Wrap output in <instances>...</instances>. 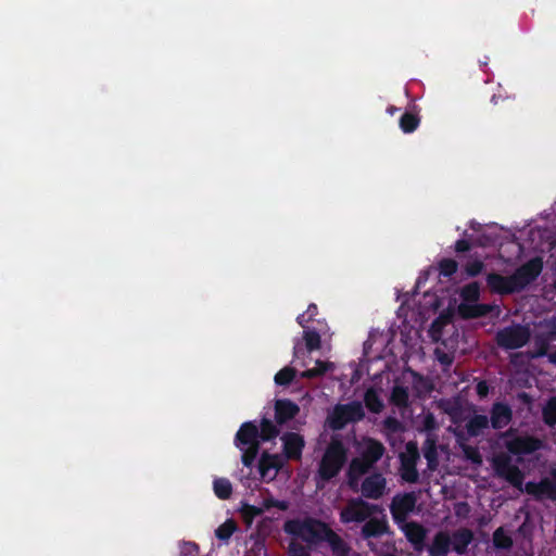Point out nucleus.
Wrapping results in <instances>:
<instances>
[{"instance_id": "obj_17", "label": "nucleus", "mask_w": 556, "mask_h": 556, "mask_svg": "<svg viewBox=\"0 0 556 556\" xmlns=\"http://www.w3.org/2000/svg\"><path fill=\"white\" fill-rule=\"evenodd\" d=\"M380 515L381 518L371 516L367 521L364 522L361 529L362 539H378L384 534L390 533V526L384 511Z\"/></svg>"}, {"instance_id": "obj_13", "label": "nucleus", "mask_w": 556, "mask_h": 556, "mask_svg": "<svg viewBox=\"0 0 556 556\" xmlns=\"http://www.w3.org/2000/svg\"><path fill=\"white\" fill-rule=\"evenodd\" d=\"M458 313L465 319L485 317L488 315L498 317L501 307L496 304L488 303H460L458 305Z\"/></svg>"}, {"instance_id": "obj_31", "label": "nucleus", "mask_w": 556, "mask_h": 556, "mask_svg": "<svg viewBox=\"0 0 556 556\" xmlns=\"http://www.w3.org/2000/svg\"><path fill=\"white\" fill-rule=\"evenodd\" d=\"M420 124V118L417 114L405 112L400 118V128L405 134L414 132Z\"/></svg>"}, {"instance_id": "obj_33", "label": "nucleus", "mask_w": 556, "mask_h": 556, "mask_svg": "<svg viewBox=\"0 0 556 556\" xmlns=\"http://www.w3.org/2000/svg\"><path fill=\"white\" fill-rule=\"evenodd\" d=\"M372 467L374 466L369 465V463L367 460H365L362 456H358V457L352 458L348 470L354 477L355 476L362 477V476L366 475L367 472H369V470Z\"/></svg>"}, {"instance_id": "obj_40", "label": "nucleus", "mask_w": 556, "mask_h": 556, "mask_svg": "<svg viewBox=\"0 0 556 556\" xmlns=\"http://www.w3.org/2000/svg\"><path fill=\"white\" fill-rule=\"evenodd\" d=\"M236 530V522L232 519H228L215 530V535L220 541H228Z\"/></svg>"}, {"instance_id": "obj_48", "label": "nucleus", "mask_w": 556, "mask_h": 556, "mask_svg": "<svg viewBox=\"0 0 556 556\" xmlns=\"http://www.w3.org/2000/svg\"><path fill=\"white\" fill-rule=\"evenodd\" d=\"M422 426H424V429L428 432H431L434 429H437L438 424H437V420H435V417L433 416V414L429 413L424 417Z\"/></svg>"}, {"instance_id": "obj_4", "label": "nucleus", "mask_w": 556, "mask_h": 556, "mask_svg": "<svg viewBox=\"0 0 556 556\" xmlns=\"http://www.w3.org/2000/svg\"><path fill=\"white\" fill-rule=\"evenodd\" d=\"M235 445L242 451L243 466L252 467L261 447L258 427L254 421H245L240 426L235 437Z\"/></svg>"}, {"instance_id": "obj_15", "label": "nucleus", "mask_w": 556, "mask_h": 556, "mask_svg": "<svg viewBox=\"0 0 556 556\" xmlns=\"http://www.w3.org/2000/svg\"><path fill=\"white\" fill-rule=\"evenodd\" d=\"M514 413L509 404L496 401L490 408L489 422L492 429L502 430L513 421Z\"/></svg>"}, {"instance_id": "obj_49", "label": "nucleus", "mask_w": 556, "mask_h": 556, "mask_svg": "<svg viewBox=\"0 0 556 556\" xmlns=\"http://www.w3.org/2000/svg\"><path fill=\"white\" fill-rule=\"evenodd\" d=\"M383 424L384 427L392 432H397L402 430V424L395 417H387Z\"/></svg>"}, {"instance_id": "obj_44", "label": "nucleus", "mask_w": 556, "mask_h": 556, "mask_svg": "<svg viewBox=\"0 0 556 556\" xmlns=\"http://www.w3.org/2000/svg\"><path fill=\"white\" fill-rule=\"evenodd\" d=\"M241 514L245 520L252 521L255 517L263 514V508L250 504H243Z\"/></svg>"}, {"instance_id": "obj_41", "label": "nucleus", "mask_w": 556, "mask_h": 556, "mask_svg": "<svg viewBox=\"0 0 556 556\" xmlns=\"http://www.w3.org/2000/svg\"><path fill=\"white\" fill-rule=\"evenodd\" d=\"M308 545H304L298 541H291L288 545V556H311V549Z\"/></svg>"}, {"instance_id": "obj_54", "label": "nucleus", "mask_w": 556, "mask_h": 556, "mask_svg": "<svg viewBox=\"0 0 556 556\" xmlns=\"http://www.w3.org/2000/svg\"><path fill=\"white\" fill-rule=\"evenodd\" d=\"M406 452H407L406 454H402L401 456L412 457L415 454V452L419 453L417 444L415 442H408L406 444Z\"/></svg>"}, {"instance_id": "obj_5", "label": "nucleus", "mask_w": 556, "mask_h": 556, "mask_svg": "<svg viewBox=\"0 0 556 556\" xmlns=\"http://www.w3.org/2000/svg\"><path fill=\"white\" fill-rule=\"evenodd\" d=\"M383 507L372 504L362 497L350 498L346 505L340 511V521L342 523H361L367 521L375 514H382Z\"/></svg>"}, {"instance_id": "obj_56", "label": "nucleus", "mask_w": 556, "mask_h": 556, "mask_svg": "<svg viewBox=\"0 0 556 556\" xmlns=\"http://www.w3.org/2000/svg\"><path fill=\"white\" fill-rule=\"evenodd\" d=\"M309 321H312V320L307 317V315H306L305 313H303V314H301V315H299V316L296 317V323H298L302 328H304V330H305V329H307V328H306V325H307Z\"/></svg>"}, {"instance_id": "obj_51", "label": "nucleus", "mask_w": 556, "mask_h": 556, "mask_svg": "<svg viewBox=\"0 0 556 556\" xmlns=\"http://www.w3.org/2000/svg\"><path fill=\"white\" fill-rule=\"evenodd\" d=\"M410 374L412 376L414 377V389L416 390L417 392V395H420L421 393V390L419 389L420 386H422L425 389H427L426 387V380L424 379V377L421 375H419L418 372L416 371H413L410 370Z\"/></svg>"}, {"instance_id": "obj_37", "label": "nucleus", "mask_w": 556, "mask_h": 556, "mask_svg": "<svg viewBox=\"0 0 556 556\" xmlns=\"http://www.w3.org/2000/svg\"><path fill=\"white\" fill-rule=\"evenodd\" d=\"M214 493L220 500H227L232 493V486L228 479L219 478L214 481Z\"/></svg>"}, {"instance_id": "obj_52", "label": "nucleus", "mask_w": 556, "mask_h": 556, "mask_svg": "<svg viewBox=\"0 0 556 556\" xmlns=\"http://www.w3.org/2000/svg\"><path fill=\"white\" fill-rule=\"evenodd\" d=\"M437 358L439 361V363L443 366H451L453 364V356H451L450 354L447 353H437Z\"/></svg>"}, {"instance_id": "obj_58", "label": "nucleus", "mask_w": 556, "mask_h": 556, "mask_svg": "<svg viewBox=\"0 0 556 556\" xmlns=\"http://www.w3.org/2000/svg\"><path fill=\"white\" fill-rule=\"evenodd\" d=\"M547 358L549 363L556 365V349L548 354Z\"/></svg>"}, {"instance_id": "obj_25", "label": "nucleus", "mask_w": 556, "mask_h": 556, "mask_svg": "<svg viewBox=\"0 0 556 556\" xmlns=\"http://www.w3.org/2000/svg\"><path fill=\"white\" fill-rule=\"evenodd\" d=\"M437 442V437L434 434L429 433L422 444V454L427 460L428 468L430 470L437 469L439 465Z\"/></svg>"}, {"instance_id": "obj_34", "label": "nucleus", "mask_w": 556, "mask_h": 556, "mask_svg": "<svg viewBox=\"0 0 556 556\" xmlns=\"http://www.w3.org/2000/svg\"><path fill=\"white\" fill-rule=\"evenodd\" d=\"M303 339L305 342V349L307 352H313L320 349L321 339L320 334L315 329H305L303 331Z\"/></svg>"}, {"instance_id": "obj_8", "label": "nucleus", "mask_w": 556, "mask_h": 556, "mask_svg": "<svg viewBox=\"0 0 556 556\" xmlns=\"http://www.w3.org/2000/svg\"><path fill=\"white\" fill-rule=\"evenodd\" d=\"M549 476L551 478H542L539 482L528 481L522 490L536 501H556V463L552 466Z\"/></svg>"}, {"instance_id": "obj_38", "label": "nucleus", "mask_w": 556, "mask_h": 556, "mask_svg": "<svg viewBox=\"0 0 556 556\" xmlns=\"http://www.w3.org/2000/svg\"><path fill=\"white\" fill-rule=\"evenodd\" d=\"M458 269V263L450 257H444L438 263V270L440 276L450 278L456 274Z\"/></svg>"}, {"instance_id": "obj_39", "label": "nucleus", "mask_w": 556, "mask_h": 556, "mask_svg": "<svg viewBox=\"0 0 556 556\" xmlns=\"http://www.w3.org/2000/svg\"><path fill=\"white\" fill-rule=\"evenodd\" d=\"M551 346V341L544 336L543 332H540L534 338V348H535V357H544L548 356V350Z\"/></svg>"}, {"instance_id": "obj_10", "label": "nucleus", "mask_w": 556, "mask_h": 556, "mask_svg": "<svg viewBox=\"0 0 556 556\" xmlns=\"http://www.w3.org/2000/svg\"><path fill=\"white\" fill-rule=\"evenodd\" d=\"M417 503L415 492L396 494L391 502L390 511L395 522H405L410 513L414 511Z\"/></svg>"}, {"instance_id": "obj_7", "label": "nucleus", "mask_w": 556, "mask_h": 556, "mask_svg": "<svg viewBox=\"0 0 556 556\" xmlns=\"http://www.w3.org/2000/svg\"><path fill=\"white\" fill-rule=\"evenodd\" d=\"M365 417V410L361 402L353 401L348 404H337L328 417L332 430H342L350 422H358Z\"/></svg>"}, {"instance_id": "obj_35", "label": "nucleus", "mask_w": 556, "mask_h": 556, "mask_svg": "<svg viewBox=\"0 0 556 556\" xmlns=\"http://www.w3.org/2000/svg\"><path fill=\"white\" fill-rule=\"evenodd\" d=\"M462 303H473L479 300L480 288L477 282H471L464 286L460 290Z\"/></svg>"}, {"instance_id": "obj_55", "label": "nucleus", "mask_w": 556, "mask_h": 556, "mask_svg": "<svg viewBox=\"0 0 556 556\" xmlns=\"http://www.w3.org/2000/svg\"><path fill=\"white\" fill-rule=\"evenodd\" d=\"M307 317L313 320L314 317L318 314V307L315 303H311L305 312Z\"/></svg>"}, {"instance_id": "obj_19", "label": "nucleus", "mask_w": 556, "mask_h": 556, "mask_svg": "<svg viewBox=\"0 0 556 556\" xmlns=\"http://www.w3.org/2000/svg\"><path fill=\"white\" fill-rule=\"evenodd\" d=\"M300 412L298 404L288 399L276 400L275 420L278 425H283L293 419Z\"/></svg>"}, {"instance_id": "obj_59", "label": "nucleus", "mask_w": 556, "mask_h": 556, "mask_svg": "<svg viewBox=\"0 0 556 556\" xmlns=\"http://www.w3.org/2000/svg\"><path fill=\"white\" fill-rule=\"evenodd\" d=\"M462 508H465L466 510H468V509H469V506H468V504H467V503H459V504H458V507H457V510H456V514H457L458 516L460 515V509H462Z\"/></svg>"}, {"instance_id": "obj_46", "label": "nucleus", "mask_w": 556, "mask_h": 556, "mask_svg": "<svg viewBox=\"0 0 556 556\" xmlns=\"http://www.w3.org/2000/svg\"><path fill=\"white\" fill-rule=\"evenodd\" d=\"M264 507L265 508H271V507H275V508H278L280 510H287L289 508V503L286 502V501H280V500H276V498H266L264 501Z\"/></svg>"}, {"instance_id": "obj_1", "label": "nucleus", "mask_w": 556, "mask_h": 556, "mask_svg": "<svg viewBox=\"0 0 556 556\" xmlns=\"http://www.w3.org/2000/svg\"><path fill=\"white\" fill-rule=\"evenodd\" d=\"M283 531L301 539L308 547L327 543L333 556H350L349 543L321 519L312 516L289 519L283 523Z\"/></svg>"}, {"instance_id": "obj_32", "label": "nucleus", "mask_w": 556, "mask_h": 556, "mask_svg": "<svg viewBox=\"0 0 556 556\" xmlns=\"http://www.w3.org/2000/svg\"><path fill=\"white\" fill-rule=\"evenodd\" d=\"M542 417L545 425L548 427L556 426V395L548 399L542 409Z\"/></svg>"}, {"instance_id": "obj_42", "label": "nucleus", "mask_w": 556, "mask_h": 556, "mask_svg": "<svg viewBox=\"0 0 556 556\" xmlns=\"http://www.w3.org/2000/svg\"><path fill=\"white\" fill-rule=\"evenodd\" d=\"M464 456L467 460H469L471 464L476 466L482 465V455L479 452L478 447L471 446V445H464L463 446Z\"/></svg>"}, {"instance_id": "obj_43", "label": "nucleus", "mask_w": 556, "mask_h": 556, "mask_svg": "<svg viewBox=\"0 0 556 556\" xmlns=\"http://www.w3.org/2000/svg\"><path fill=\"white\" fill-rule=\"evenodd\" d=\"M484 269V263L481 260H470L465 266L464 270L468 277H477Z\"/></svg>"}, {"instance_id": "obj_28", "label": "nucleus", "mask_w": 556, "mask_h": 556, "mask_svg": "<svg viewBox=\"0 0 556 556\" xmlns=\"http://www.w3.org/2000/svg\"><path fill=\"white\" fill-rule=\"evenodd\" d=\"M333 368V363L328 361H316V366L311 369H306L301 372V377L304 379H314L324 376L327 371Z\"/></svg>"}, {"instance_id": "obj_27", "label": "nucleus", "mask_w": 556, "mask_h": 556, "mask_svg": "<svg viewBox=\"0 0 556 556\" xmlns=\"http://www.w3.org/2000/svg\"><path fill=\"white\" fill-rule=\"evenodd\" d=\"M279 429L269 419L263 418L258 428V437L261 442H268L278 437Z\"/></svg>"}, {"instance_id": "obj_36", "label": "nucleus", "mask_w": 556, "mask_h": 556, "mask_svg": "<svg viewBox=\"0 0 556 556\" xmlns=\"http://www.w3.org/2000/svg\"><path fill=\"white\" fill-rule=\"evenodd\" d=\"M296 376V370L293 367L286 366L275 375V383L277 386L287 387L291 384Z\"/></svg>"}, {"instance_id": "obj_9", "label": "nucleus", "mask_w": 556, "mask_h": 556, "mask_svg": "<svg viewBox=\"0 0 556 556\" xmlns=\"http://www.w3.org/2000/svg\"><path fill=\"white\" fill-rule=\"evenodd\" d=\"M543 270V260L535 256L521 266H519L511 275L516 283L518 292L525 290L531 282H533Z\"/></svg>"}, {"instance_id": "obj_62", "label": "nucleus", "mask_w": 556, "mask_h": 556, "mask_svg": "<svg viewBox=\"0 0 556 556\" xmlns=\"http://www.w3.org/2000/svg\"><path fill=\"white\" fill-rule=\"evenodd\" d=\"M387 111H388L390 114H393L395 111H397V108H395V106L391 105V106H389V108H388V110H387Z\"/></svg>"}, {"instance_id": "obj_2", "label": "nucleus", "mask_w": 556, "mask_h": 556, "mask_svg": "<svg viewBox=\"0 0 556 556\" xmlns=\"http://www.w3.org/2000/svg\"><path fill=\"white\" fill-rule=\"evenodd\" d=\"M508 452L500 453L493 456L491 464L495 475L506 480L518 490L522 489L525 475L517 465L513 464L511 455H530L544 447L541 439L533 435H516L505 442Z\"/></svg>"}, {"instance_id": "obj_20", "label": "nucleus", "mask_w": 556, "mask_h": 556, "mask_svg": "<svg viewBox=\"0 0 556 556\" xmlns=\"http://www.w3.org/2000/svg\"><path fill=\"white\" fill-rule=\"evenodd\" d=\"M450 535L451 548L458 555H465L475 539L473 532L468 528H459Z\"/></svg>"}, {"instance_id": "obj_14", "label": "nucleus", "mask_w": 556, "mask_h": 556, "mask_svg": "<svg viewBox=\"0 0 556 556\" xmlns=\"http://www.w3.org/2000/svg\"><path fill=\"white\" fill-rule=\"evenodd\" d=\"M387 489V480L380 472H374L366 477L361 485L363 497L368 500H379L383 496Z\"/></svg>"}, {"instance_id": "obj_23", "label": "nucleus", "mask_w": 556, "mask_h": 556, "mask_svg": "<svg viewBox=\"0 0 556 556\" xmlns=\"http://www.w3.org/2000/svg\"><path fill=\"white\" fill-rule=\"evenodd\" d=\"M490 427L489 417L481 414H475L465 425L466 432L470 438L483 435L484 431Z\"/></svg>"}, {"instance_id": "obj_6", "label": "nucleus", "mask_w": 556, "mask_h": 556, "mask_svg": "<svg viewBox=\"0 0 556 556\" xmlns=\"http://www.w3.org/2000/svg\"><path fill=\"white\" fill-rule=\"evenodd\" d=\"M531 338L529 326L513 324L497 330L495 334L496 344L503 350H517L525 346Z\"/></svg>"}, {"instance_id": "obj_53", "label": "nucleus", "mask_w": 556, "mask_h": 556, "mask_svg": "<svg viewBox=\"0 0 556 556\" xmlns=\"http://www.w3.org/2000/svg\"><path fill=\"white\" fill-rule=\"evenodd\" d=\"M346 478H348V484L349 486L352 489V490H356L357 486H358V482H359V479L361 477L358 476H353L350 473L349 470H346Z\"/></svg>"}, {"instance_id": "obj_45", "label": "nucleus", "mask_w": 556, "mask_h": 556, "mask_svg": "<svg viewBox=\"0 0 556 556\" xmlns=\"http://www.w3.org/2000/svg\"><path fill=\"white\" fill-rule=\"evenodd\" d=\"M545 330L542 331L544 336L551 341H556V321L555 320H545L542 325Z\"/></svg>"}, {"instance_id": "obj_57", "label": "nucleus", "mask_w": 556, "mask_h": 556, "mask_svg": "<svg viewBox=\"0 0 556 556\" xmlns=\"http://www.w3.org/2000/svg\"><path fill=\"white\" fill-rule=\"evenodd\" d=\"M304 354V348L301 342H296L293 346V356L299 358L301 355Z\"/></svg>"}, {"instance_id": "obj_18", "label": "nucleus", "mask_w": 556, "mask_h": 556, "mask_svg": "<svg viewBox=\"0 0 556 556\" xmlns=\"http://www.w3.org/2000/svg\"><path fill=\"white\" fill-rule=\"evenodd\" d=\"M402 530L416 552H422L427 536L426 528L417 521L405 522Z\"/></svg>"}, {"instance_id": "obj_22", "label": "nucleus", "mask_w": 556, "mask_h": 556, "mask_svg": "<svg viewBox=\"0 0 556 556\" xmlns=\"http://www.w3.org/2000/svg\"><path fill=\"white\" fill-rule=\"evenodd\" d=\"M419 459V453H416L412 457L401 456V478L408 483H416L419 479V473L416 468L417 460Z\"/></svg>"}, {"instance_id": "obj_16", "label": "nucleus", "mask_w": 556, "mask_h": 556, "mask_svg": "<svg viewBox=\"0 0 556 556\" xmlns=\"http://www.w3.org/2000/svg\"><path fill=\"white\" fill-rule=\"evenodd\" d=\"M513 279V275L503 276L497 273H490L485 278V281L486 286L493 293L508 295L519 293L516 283Z\"/></svg>"}, {"instance_id": "obj_12", "label": "nucleus", "mask_w": 556, "mask_h": 556, "mask_svg": "<svg viewBox=\"0 0 556 556\" xmlns=\"http://www.w3.org/2000/svg\"><path fill=\"white\" fill-rule=\"evenodd\" d=\"M285 458L280 454H271L267 451H264L261 454L258 459V472L262 479L268 478L269 480H274L277 473L285 466Z\"/></svg>"}, {"instance_id": "obj_3", "label": "nucleus", "mask_w": 556, "mask_h": 556, "mask_svg": "<svg viewBox=\"0 0 556 556\" xmlns=\"http://www.w3.org/2000/svg\"><path fill=\"white\" fill-rule=\"evenodd\" d=\"M348 462V448L339 439L332 438L327 445L316 472L317 486H324L339 476Z\"/></svg>"}, {"instance_id": "obj_47", "label": "nucleus", "mask_w": 556, "mask_h": 556, "mask_svg": "<svg viewBox=\"0 0 556 556\" xmlns=\"http://www.w3.org/2000/svg\"><path fill=\"white\" fill-rule=\"evenodd\" d=\"M476 393L480 400L485 399L490 393V386L485 380H479L476 384Z\"/></svg>"}, {"instance_id": "obj_30", "label": "nucleus", "mask_w": 556, "mask_h": 556, "mask_svg": "<svg viewBox=\"0 0 556 556\" xmlns=\"http://www.w3.org/2000/svg\"><path fill=\"white\" fill-rule=\"evenodd\" d=\"M514 541L510 535H508L503 527H498L493 532V545L496 549L508 551L513 547Z\"/></svg>"}, {"instance_id": "obj_29", "label": "nucleus", "mask_w": 556, "mask_h": 556, "mask_svg": "<svg viewBox=\"0 0 556 556\" xmlns=\"http://www.w3.org/2000/svg\"><path fill=\"white\" fill-rule=\"evenodd\" d=\"M364 402L366 407L375 414H379L383 409V403L377 393V391L372 388L366 390L364 394Z\"/></svg>"}, {"instance_id": "obj_50", "label": "nucleus", "mask_w": 556, "mask_h": 556, "mask_svg": "<svg viewBox=\"0 0 556 556\" xmlns=\"http://www.w3.org/2000/svg\"><path fill=\"white\" fill-rule=\"evenodd\" d=\"M471 243L467 239H458L454 244V251L457 254H462L470 251Z\"/></svg>"}, {"instance_id": "obj_64", "label": "nucleus", "mask_w": 556, "mask_h": 556, "mask_svg": "<svg viewBox=\"0 0 556 556\" xmlns=\"http://www.w3.org/2000/svg\"><path fill=\"white\" fill-rule=\"evenodd\" d=\"M485 523H486V521H485V519H484V518H481V519L479 520V525H480V526H483V525H485Z\"/></svg>"}, {"instance_id": "obj_24", "label": "nucleus", "mask_w": 556, "mask_h": 556, "mask_svg": "<svg viewBox=\"0 0 556 556\" xmlns=\"http://www.w3.org/2000/svg\"><path fill=\"white\" fill-rule=\"evenodd\" d=\"M386 452L383 444L376 439H368L365 442V447L361 453V456L374 466L378 460L381 459Z\"/></svg>"}, {"instance_id": "obj_11", "label": "nucleus", "mask_w": 556, "mask_h": 556, "mask_svg": "<svg viewBox=\"0 0 556 556\" xmlns=\"http://www.w3.org/2000/svg\"><path fill=\"white\" fill-rule=\"evenodd\" d=\"M282 456L286 460H301L305 441L303 435L296 432H285L281 435Z\"/></svg>"}, {"instance_id": "obj_26", "label": "nucleus", "mask_w": 556, "mask_h": 556, "mask_svg": "<svg viewBox=\"0 0 556 556\" xmlns=\"http://www.w3.org/2000/svg\"><path fill=\"white\" fill-rule=\"evenodd\" d=\"M390 403L400 409H406L410 406L409 388L407 386L395 384L390 394Z\"/></svg>"}, {"instance_id": "obj_60", "label": "nucleus", "mask_w": 556, "mask_h": 556, "mask_svg": "<svg viewBox=\"0 0 556 556\" xmlns=\"http://www.w3.org/2000/svg\"><path fill=\"white\" fill-rule=\"evenodd\" d=\"M478 227H479V224L476 223L475 220H471L470 222V228L473 229V230H478Z\"/></svg>"}, {"instance_id": "obj_61", "label": "nucleus", "mask_w": 556, "mask_h": 556, "mask_svg": "<svg viewBox=\"0 0 556 556\" xmlns=\"http://www.w3.org/2000/svg\"><path fill=\"white\" fill-rule=\"evenodd\" d=\"M519 397H520L521 400H523V401H528V400L530 399V397H529V395H528L526 392L520 393V394H519Z\"/></svg>"}, {"instance_id": "obj_63", "label": "nucleus", "mask_w": 556, "mask_h": 556, "mask_svg": "<svg viewBox=\"0 0 556 556\" xmlns=\"http://www.w3.org/2000/svg\"><path fill=\"white\" fill-rule=\"evenodd\" d=\"M189 547L193 551L198 549V545L195 543H189Z\"/></svg>"}, {"instance_id": "obj_21", "label": "nucleus", "mask_w": 556, "mask_h": 556, "mask_svg": "<svg viewBox=\"0 0 556 556\" xmlns=\"http://www.w3.org/2000/svg\"><path fill=\"white\" fill-rule=\"evenodd\" d=\"M451 535L447 531H438L432 540L428 552L431 556H447L451 552Z\"/></svg>"}]
</instances>
